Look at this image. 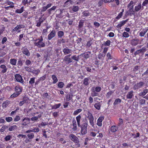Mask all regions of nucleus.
<instances>
[{
	"mask_svg": "<svg viewBox=\"0 0 148 148\" xmlns=\"http://www.w3.org/2000/svg\"><path fill=\"white\" fill-rule=\"evenodd\" d=\"M76 119L77 122L78 126L81 127L80 133L82 135H84L87 133V127L88 125V123L85 122L83 123L82 125L80 124V120L81 119V116L79 115L77 116Z\"/></svg>",
	"mask_w": 148,
	"mask_h": 148,
	"instance_id": "nucleus-1",
	"label": "nucleus"
},
{
	"mask_svg": "<svg viewBox=\"0 0 148 148\" xmlns=\"http://www.w3.org/2000/svg\"><path fill=\"white\" fill-rule=\"evenodd\" d=\"M37 40H38L37 42H35L34 43V44L36 46L40 48L44 47L45 46V43L42 42L43 39L42 36L40 37V39L38 38L36 40V41Z\"/></svg>",
	"mask_w": 148,
	"mask_h": 148,
	"instance_id": "nucleus-2",
	"label": "nucleus"
},
{
	"mask_svg": "<svg viewBox=\"0 0 148 148\" xmlns=\"http://www.w3.org/2000/svg\"><path fill=\"white\" fill-rule=\"evenodd\" d=\"M87 118L89 121L90 125L92 127H94L95 125L94 122V117L92 114L89 111H88L87 112Z\"/></svg>",
	"mask_w": 148,
	"mask_h": 148,
	"instance_id": "nucleus-3",
	"label": "nucleus"
},
{
	"mask_svg": "<svg viewBox=\"0 0 148 148\" xmlns=\"http://www.w3.org/2000/svg\"><path fill=\"white\" fill-rule=\"evenodd\" d=\"M145 83L142 81H140L135 84L133 87V89L134 90H138L144 86Z\"/></svg>",
	"mask_w": 148,
	"mask_h": 148,
	"instance_id": "nucleus-4",
	"label": "nucleus"
},
{
	"mask_svg": "<svg viewBox=\"0 0 148 148\" xmlns=\"http://www.w3.org/2000/svg\"><path fill=\"white\" fill-rule=\"evenodd\" d=\"M14 78L15 79L17 82L21 83L22 84H23L24 82V80L20 74H16L14 76Z\"/></svg>",
	"mask_w": 148,
	"mask_h": 148,
	"instance_id": "nucleus-5",
	"label": "nucleus"
},
{
	"mask_svg": "<svg viewBox=\"0 0 148 148\" xmlns=\"http://www.w3.org/2000/svg\"><path fill=\"white\" fill-rule=\"evenodd\" d=\"M147 49L145 47H143L142 48L136 50L134 53V55L136 56L137 55L140 53L143 54L147 51Z\"/></svg>",
	"mask_w": 148,
	"mask_h": 148,
	"instance_id": "nucleus-6",
	"label": "nucleus"
},
{
	"mask_svg": "<svg viewBox=\"0 0 148 148\" xmlns=\"http://www.w3.org/2000/svg\"><path fill=\"white\" fill-rule=\"evenodd\" d=\"M22 52L23 54L29 57L30 56V53L28 49L26 47H24L22 48Z\"/></svg>",
	"mask_w": 148,
	"mask_h": 148,
	"instance_id": "nucleus-7",
	"label": "nucleus"
},
{
	"mask_svg": "<svg viewBox=\"0 0 148 148\" xmlns=\"http://www.w3.org/2000/svg\"><path fill=\"white\" fill-rule=\"evenodd\" d=\"M70 139L75 143H77L79 142V139L76 136L73 134H71L69 136Z\"/></svg>",
	"mask_w": 148,
	"mask_h": 148,
	"instance_id": "nucleus-8",
	"label": "nucleus"
},
{
	"mask_svg": "<svg viewBox=\"0 0 148 148\" xmlns=\"http://www.w3.org/2000/svg\"><path fill=\"white\" fill-rule=\"evenodd\" d=\"M104 119L103 116H100L97 119V125L101 127L102 126V122Z\"/></svg>",
	"mask_w": 148,
	"mask_h": 148,
	"instance_id": "nucleus-9",
	"label": "nucleus"
},
{
	"mask_svg": "<svg viewBox=\"0 0 148 148\" xmlns=\"http://www.w3.org/2000/svg\"><path fill=\"white\" fill-rule=\"evenodd\" d=\"M56 35V32L55 30H53L49 34L48 36V40H50L54 37Z\"/></svg>",
	"mask_w": 148,
	"mask_h": 148,
	"instance_id": "nucleus-10",
	"label": "nucleus"
},
{
	"mask_svg": "<svg viewBox=\"0 0 148 148\" xmlns=\"http://www.w3.org/2000/svg\"><path fill=\"white\" fill-rule=\"evenodd\" d=\"M84 22V20H81L79 22V24L77 27L78 29L81 32L82 31V28L83 26Z\"/></svg>",
	"mask_w": 148,
	"mask_h": 148,
	"instance_id": "nucleus-11",
	"label": "nucleus"
},
{
	"mask_svg": "<svg viewBox=\"0 0 148 148\" xmlns=\"http://www.w3.org/2000/svg\"><path fill=\"white\" fill-rule=\"evenodd\" d=\"M143 7L142 6L141 3H139L135 7L134 11L135 12H138L140 10H143Z\"/></svg>",
	"mask_w": 148,
	"mask_h": 148,
	"instance_id": "nucleus-12",
	"label": "nucleus"
},
{
	"mask_svg": "<svg viewBox=\"0 0 148 148\" xmlns=\"http://www.w3.org/2000/svg\"><path fill=\"white\" fill-rule=\"evenodd\" d=\"M29 119L28 117H25L22 119V125L26 126L29 123Z\"/></svg>",
	"mask_w": 148,
	"mask_h": 148,
	"instance_id": "nucleus-13",
	"label": "nucleus"
},
{
	"mask_svg": "<svg viewBox=\"0 0 148 148\" xmlns=\"http://www.w3.org/2000/svg\"><path fill=\"white\" fill-rule=\"evenodd\" d=\"M128 20L129 19H127L125 20H123L121 21L116 26V28L119 29H120L121 27L124 25L127 22Z\"/></svg>",
	"mask_w": 148,
	"mask_h": 148,
	"instance_id": "nucleus-14",
	"label": "nucleus"
},
{
	"mask_svg": "<svg viewBox=\"0 0 148 148\" xmlns=\"http://www.w3.org/2000/svg\"><path fill=\"white\" fill-rule=\"evenodd\" d=\"M23 90L22 87L19 85L16 86L15 88V91L19 94H20Z\"/></svg>",
	"mask_w": 148,
	"mask_h": 148,
	"instance_id": "nucleus-15",
	"label": "nucleus"
},
{
	"mask_svg": "<svg viewBox=\"0 0 148 148\" xmlns=\"http://www.w3.org/2000/svg\"><path fill=\"white\" fill-rule=\"evenodd\" d=\"M45 19H43L42 18V16L39 18V20L37 21H36V26L37 27H40L41 26V24L44 21H45Z\"/></svg>",
	"mask_w": 148,
	"mask_h": 148,
	"instance_id": "nucleus-16",
	"label": "nucleus"
},
{
	"mask_svg": "<svg viewBox=\"0 0 148 148\" xmlns=\"http://www.w3.org/2000/svg\"><path fill=\"white\" fill-rule=\"evenodd\" d=\"M63 61L65 62L66 64L67 65L69 64L70 63L72 62V59L65 56L64 58Z\"/></svg>",
	"mask_w": 148,
	"mask_h": 148,
	"instance_id": "nucleus-17",
	"label": "nucleus"
},
{
	"mask_svg": "<svg viewBox=\"0 0 148 148\" xmlns=\"http://www.w3.org/2000/svg\"><path fill=\"white\" fill-rule=\"evenodd\" d=\"M148 31V29L147 28L143 29L139 33V36L141 37L144 36Z\"/></svg>",
	"mask_w": 148,
	"mask_h": 148,
	"instance_id": "nucleus-18",
	"label": "nucleus"
},
{
	"mask_svg": "<svg viewBox=\"0 0 148 148\" xmlns=\"http://www.w3.org/2000/svg\"><path fill=\"white\" fill-rule=\"evenodd\" d=\"M139 40L137 38H134L132 39L131 42V44L132 46H136L138 43Z\"/></svg>",
	"mask_w": 148,
	"mask_h": 148,
	"instance_id": "nucleus-19",
	"label": "nucleus"
},
{
	"mask_svg": "<svg viewBox=\"0 0 148 148\" xmlns=\"http://www.w3.org/2000/svg\"><path fill=\"white\" fill-rule=\"evenodd\" d=\"M118 127L116 125H112L111 126L110 130L112 132L114 133L118 130Z\"/></svg>",
	"mask_w": 148,
	"mask_h": 148,
	"instance_id": "nucleus-20",
	"label": "nucleus"
},
{
	"mask_svg": "<svg viewBox=\"0 0 148 148\" xmlns=\"http://www.w3.org/2000/svg\"><path fill=\"white\" fill-rule=\"evenodd\" d=\"M57 7L56 6H53L52 7H51L50 9L48 10H47V12L48 14L50 15L51 14L52 12L54 11L56 9V8Z\"/></svg>",
	"mask_w": 148,
	"mask_h": 148,
	"instance_id": "nucleus-21",
	"label": "nucleus"
},
{
	"mask_svg": "<svg viewBox=\"0 0 148 148\" xmlns=\"http://www.w3.org/2000/svg\"><path fill=\"white\" fill-rule=\"evenodd\" d=\"M35 77H33L30 78L29 81V84L30 85V87H34V84L35 83Z\"/></svg>",
	"mask_w": 148,
	"mask_h": 148,
	"instance_id": "nucleus-22",
	"label": "nucleus"
},
{
	"mask_svg": "<svg viewBox=\"0 0 148 148\" xmlns=\"http://www.w3.org/2000/svg\"><path fill=\"white\" fill-rule=\"evenodd\" d=\"M10 103V101L9 100H6L4 101L2 104V107L3 108H5Z\"/></svg>",
	"mask_w": 148,
	"mask_h": 148,
	"instance_id": "nucleus-23",
	"label": "nucleus"
},
{
	"mask_svg": "<svg viewBox=\"0 0 148 148\" xmlns=\"http://www.w3.org/2000/svg\"><path fill=\"white\" fill-rule=\"evenodd\" d=\"M0 68L2 69L1 71V72L3 73H6L7 70V69L5 65L4 64H2L0 66Z\"/></svg>",
	"mask_w": 148,
	"mask_h": 148,
	"instance_id": "nucleus-24",
	"label": "nucleus"
},
{
	"mask_svg": "<svg viewBox=\"0 0 148 148\" xmlns=\"http://www.w3.org/2000/svg\"><path fill=\"white\" fill-rule=\"evenodd\" d=\"M134 92L132 90L129 92L127 94L126 97L127 99H131L133 96Z\"/></svg>",
	"mask_w": 148,
	"mask_h": 148,
	"instance_id": "nucleus-25",
	"label": "nucleus"
},
{
	"mask_svg": "<svg viewBox=\"0 0 148 148\" xmlns=\"http://www.w3.org/2000/svg\"><path fill=\"white\" fill-rule=\"evenodd\" d=\"M90 16V13L88 10H85L82 13L83 17H88Z\"/></svg>",
	"mask_w": 148,
	"mask_h": 148,
	"instance_id": "nucleus-26",
	"label": "nucleus"
},
{
	"mask_svg": "<svg viewBox=\"0 0 148 148\" xmlns=\"http://www.w3.org/2000/svg\"><path fill=\"white\" fill-rule=\"evenodd\" d=\"M129 11L130 12V14L131 16L132 15H134L135 14V11L133 10L134 5H132L131 7L129 8Z\"/></svg>",
	"mask_w": 148,
	"mask_h": 148,
	"instance_id": "nucleus-27",
	"label": "nucleus"
},
{
	"mask_svg": "<svg viewBox=\"0 0 148 148\" xmlns=\"http://www.w3.org/2000/svg\"><path fill=\"white\" fill-rule=\"evenodd\" d=\"M94 105V107L97 110H100L101 109V104L100 102H97Z\"/></svg>",
	"mask_w": 148,
	"mask_h": 148,
	"instance_id": "nucleus-28",
	"label": "nucleus"
},
{
	"mask_svg": "<svg viewBox=\"0 0 148 148\" xmlns=\"http://www.w3.org/2000/svg\"><path fill=\"white\" fill-rule=\"evenodd\" d=\"M83 84L85 86H88L89 82V78L88 77L85 78L83 81Z\"/></svg>",
	"mask_w": 148,
	"mask_h": 148,
	"instance_id": "nucleus-29",
	"label": "nucleus"
},
{
	"mask_svg": "<svg viewBox=\"0 0 148 148\" xmlns=\"http://www.w3.org/2000/svg\"><path fill=\"white\" fill-rule=\"evenodd\" d=\"M24 10V7H22L20 9H17L15 10V12L17 14H21L22 13Z\"/></svg>",
	"mask_w": 148,
	"mask_h": 148,
	"instance_id": "nucleus-30",
	"label": "nucleus"
},
{
	"mask_svg": "<svg viewBox=\"0 0 148 148\" xmlns=\"http://www.w3.org/2000/svg\"><path fill=\"white\" fill-rule=\"evenodd\" d=\"M73 127L72 128V130L73 131H76L77 130V123L75 120L73 121Z\"/></svg>",
	"mask_w": 148,
	"mask_h": 148,
	"instance_id": "nucleus-31",
	"label": "nucleus"
},
{
	"mask_svg": "<svg viewBox=\"0 0 148 148\" xmlns=\"http://www.w3.org/2000/svg\"><path fill=\"white\" fill-rule=\"evenodd\" d=\"M65 55H66L70 53L71 52V50L68 48H65L63 51Z\"/></svg>",
	"mask_w": 148,
	"mask_h": 148,
	"instance_id": "nucleus-32",
	"label": "nucleus"
},
{
	"mask_svg": "<svg viewBox=\"0 0 148 148\" xmlns=\"http://www.w3.org/2000/svg\"><path fill=\"white\" fill-rule=\"evenodd\" d=\"M42 116V115L41 114H39L37 116H34L32 117L31 119V120L32 121H36L38 119L40 118Z\"/></svg>",
	"mask_w": 148,
	"mask_h": 148,
	"instance_id": "nucleus-33",
	"label": "nucleus"
},
{
	"mask_svg": "<svg viewBox=\"0 0 148 148\" xmlns=\"http://www.w3.org/2000/svg\"><path fill=\"white\" fill-rule=\"evenodd\" d=\"M23 60H22L21 58H19L18 60L17 63L18 66H20V67H21L23 64Z\"/></svg>",
	"mask_w": 148,
	"mask_h": 148,
	"instance_id": "nucleus-34",
	"label": "nucleus"
},
{
	"mask_svg": "<svg viewBox=\"0 0 148 148\" xmlns=\"http://www.w3.org/2000/svg\"><path fill=\"white\" fill-rule=\"evenodd\" d=\"M61 105V104L59 103L58 104H55L51 107L52 109H56L59 108Z\"/></svg>",
	"mask_w": 148,
	"mask_h": 148,
	"instance_id": "nucleus-35",
	"label": "nucleus"
},
{
	"mask_svg": "<svg viewBox=\"0 0 148 148\" xmlns=\"http://www.w3.org/2000/svg\"><path fill=\"white\" fill-rule=\"evenodd\" d=\"M16 59L14 58L11 59L10 60V63L12 65H16Z\"/></svg>",
	"mask_w": 148,
	"mask_h": 148,
	"instance_id": "nucleus-36",
	"label": "nucleus"
},
{
	"mask_svg": "<svg viewBox=\"0 0 148 148\" xmlns=\"http://www.w3.org/2000/svg\"><path fill=\"white\" fill-rule=\"evenodd\" d=\"M51 77L53 80V84H56L58 82V79L55 75H52L51 76Z\"/></svg>",
	"mask_w": 148,
	"mask_h": 148,
	"instance_id": "nucleus-37",
	"label": "nucleus"
},
{
	"mask_svg": "<svg viewBox=\"0 0 148 148\" xmlns=\"http://www.w3.org/2000/svg\"><path fill=\"white\" fill-rule=\"evenodd\" d=\"M57 34L58 38H61L64 36V33L63 31H60L58 32Z\"/></svg>",
	"mask_w": 148,
	"mask_h": 148,
	"instance_id": "nucleus-38",
	"label": "nucleus"
},
{
	"mask_svg": "<svg viewBox=\"0 0 148 148\" xmlns=\"http://www.w3.org/2000/svg\"><path fill=\"white\" fill-rule=\"evenodd\" d=\"M114 92V91L110 90L107 92L106 95V97L107 98H109L112 95L113 93Z\"/></svg>",
	"mask_w": 148,
	"mask_h": 148,
	"instance_id": "nucleus-39",
	"label": "nucleus"
},
{
	"mask_svg": "<svg viewBox=\"0 0 148 148\" xmlns=\"http://www.w3.org/2000/svg\"><path fill=\"white\" fill-rule=\"evenodd\" d=\"M17 126L16 125H14L8 128V130L9 131H13L14 130L17 129Z\"/></svg>",
	"mask_w": 148,
	"mask_h": 148,
	"instance_id": "nucleus-40",
	"label": "nucleus"
},
{
	"mask_svg": "<svg viewBox=\"0 0 148 148\" xmlns=\"http://www.w3.org/2000/svg\"><path fill=\"white\" fill-rule=\"evenodd\" d=\"M9 128L8 126H6L5 125H3L0 129V131L1 132H3L5 131H6Z\"/></svg>",
	"mask_w": 148,
	"mask_h": 148,
	"instance_id": "nucleus-41",
	"label": "nucleus"
},
{
	"mask_svg": "<svg viewBox=\"0 0 148 148\" xmlns=\"http://www.w3.org/2000/svg\"><path fill=\"white\" fill-rule=\"evenodd\" d=\"M121 102V100L119 98L116 99L113 103L114 105H117L118 104L120 103Z\"/></svg>",
	"mask_w": 148,
	"mask_h": 148,
	"instance_id": "nucleus-42",
	"label": "nucleus"
},
{
	"mask_svg": "<svg viewBox=\"0 0 148 148\" xmlns=\"http://www.w3.org/2000/svg\"><path fill=\"white\" fill-rule=\"evenodd\" d=\"M5 3H7L8 5H10L9 7H10V8H13L14 7V3L12 2L8 1L6 2Z\"/></svg>",
	"mask_w": 148,
	"mask_h": 148,
	"instance_id": "nucleus-43",
	"label": "nucleus"
},
{
	"mask_svg": "<svg viewBox=\"0 0 148 148\" xmlns=\"http://www.w3.org/2000/svg\"><path fill=\"white\" fill-rule=\"evenodd\" d=\"M65 42V40L63 38L59 39L57 40V43L58 45L61 44L62 43H64Z\"/></svg>",
	"mask_w": 148,
	"mask_h": 148,
	"instance_id": "nucleus-44",
	"label": "nucleus"
},
{
	"mask_svg": "<svg viewBox=\"0 0 148 148\" xmlns=\"http://www.w3.org/2000/svg\"><path fill=\"white\" fill-rule=\"evenodd\" d=\"M82 111V110L81 108H79L75 110L73 113V114L74 115L78 114L79 113L81 112Z\"/></svg>",
	"mask_w": 148,
	"mask_h": 148,
	"instance_id": "nucleus-45",
	"label": "nucleus"
},
{
	"mask_svg": "<svg viewBox=\"0 0 148 148\" xmlns=\"http://www.w3.org/2000/svg\"><path fill=\"white\" fill-rule=\"evenodd\" d=\"M72 1L71 0H67L64 3L65 6H68L72 4Z\"/></svg>",
	"mask_w": 148,
	"mask_h": 148,
	"instance_id": "nucleus-46",
	"label": "nucleus"
},
{
	"mask_svg": "<svg viewBox=\"0 0 148 148\" xmlns=\"http://www.w3.org/2000/svg\"><path fill=\"white\" fill-rule=\"evenodd\" d=\"M79 10V7L77 6H73L72 8V10L73 12H75Z\"/></svg>",
	"mask_w": 148,
	"mask_h": 148,
	"instance_id": "nucleus-47",
	"label": "nucleus"
},
{
	"mask_svg": "<svg viewBox=\"0 0 148 148\" xmlns=\"http://www.w3.org/2000/svg\"><path fill=\"white\" fill-rule=\"evenodd\" d=\"M72 96L70 94H67L66 97V100L67 101L70 100L72 98Z\"/></svg>",
	"mask_w": 148,
	"mask_h": 148,
	"instance_id": "nucleus-48",
	"label": "nucleus"
},
{
	"mask_svg": "<svg viewBox=\"0 0 148 148\" xmlns=\"http://www.w3.org/2000/svg\"><path fill=\"white\" fill-rule=\"evenodd\" d=\"M58 87L60 88H63L64 85V83L62 82H58Z\"/></svg>",
	"mask_w": 148,
	"mask_h": 148,
	"instance_id": "nucleus-49",
	"label": "nucleus"
},
{
	"mask_svg": "<svg viewBox=\"0 0 148 148\" xmlns=\"http://www.w3.org/2000/svg\"><path fill=\"white\" fill-rule=\"evenodd\" d=\"M12 138V137L11 135H9L6 136L4 138V140L6 141H8L10 140Z\"/></svg>",
	"mask_w": 148,
	"mask_h": 148,
	"instance_id": "nucleus-50",
	"label": "nucleus"
},
{
	"mask_svg": "<svg viewBox=\"0 0 148 148\" xmlns=\"http://www.w3.org/2000/svg\"><path fill=\"white\" fill-rule=\"evenodd\" d=\"M49 95L47 92H45L42 95V98L43 99H46L47 98H48V96Z\"/></svg>",
	"mask_w": 148,
	"mask_h": 148,
	"instance_id": "nucleus-51",
	"label": "nucleus"
},
{
	"mask_svg": "<svg viewBox=\"0 0 148 148\" xmlns=\"http://www.w3.org/2000/svg\"><path fill=\"white\" fill-rule=\"evenodd\" d=\"M40 72V71L38 69L36 70H34L32 71V73L33 74H35V75H37Z\"/></svg>",
	"mask_w": 148,
	"mask_h": 148,
	"instance_id": "nucleus-52",
	"label": "nucleus"
},
{
	"mask_svg": "<svg viewBox=\"0 0 148 148\" xmlns=\"http://www.w3.org/2000/svg\"><path fill=\"white\" fill-rule=\"evenodd\" d=\"M101 89V87L99 86H97L95 88V91L96 92H100Z\"/></svg>",
	"mask_w": 148,
	"mask_h": 148,
	"instance_id": "nucleus-53",
	"label": "nucleus"
},
{
	"mask_svg": "<svg viewBox=\"0 0 148 148\" xmlns=\"http://www.w3.org/2000/svg\"><path fill=\"white\" fill-rule=\"evenodd\" d=\"M20 95L17 92H14L10 96V97L11 98H15L18 96Z\"/></svg>",
	"mask_w": 148,
	"mask_h": 148,
	"instance_id": "nucleus-54",
	"label": "nucleus"
},
{
	"mask_svg": "<svg viewBox=\"0 0 148 148\" xmlns=\"http://www.w3.org/2000/svg\"><path fill=\"white\" fill-rule=\"evenodd\" d=\"M123 36L125 38H127L129 36V35L128 33L124 32L122 34Z\"/></svg>",
	"mask_w": 148,
	"mask_h": 148,
	"instance_id": "nucleus-55",
	"label": "nucleus"
},
{
	"mask_svg": "<svg viewBox=\"0 0 148 148\" xmlns=\"http://www.w3.org/2000/svg\"><path fill=\"white\" fill-rule=\"evenodd\" d=\"M5 119L7 122H10L12 121L13 119L12 117H6L5 118Z\"/></svg>",
	"mask_w": 148,
	"mask_h": 148,
	"instance_id": "nucleus-56",
	"label": "nucleus"
},
{
	"mask_svg": "<svg viewBox=\"0 0 148 148\" xmlns=\"http://www.w3.org/2000/svg\"><path fill=\"white\" fill-rule=\"evenodd\" d=\"M29 139H32L34 138V134L33 133H30L28 134L27 135Z\"/></svg>",
	"mask_w": 148,
	"mask_h": 148,
	"instance_id": "nucleus-57",
	"label": "nucleus"
},
{
	"mask_svg": "<svg viewBox=\"0 0 148 148\" xmlns=\"http://www.w3.org/2000/svg\"><path fill=\"white\" fill-rule=\"evenodd\" d=\"M71 58L76 61H78L79 60V57L77 56L76 55H74L71 57Z\"/></svg>",
	"mask_w": 148,
	"mask_h": 148,
	"instance_id": "nucleus-58",
	"label": "nucleus"
},
{
	"mask_svg": "<svg viewBox=\"0 0 148 148\" xmlns=\"http://www.w3.org/2000/svg\"><path fill=\"white\" fill-rule=\"evenodd\" d=\"M92 43V40H90L88 41L86 44V46L88 47H89Z\"/></svg>",
	"mask_w": 148,
	"mask_h": 148,
	"instance_id": "nucleus-59",
	"label": "nucleus"
},
{
	"mask_svg": "<svg viewBox=\"0 0 148 148\" xmlns=\"http://www.w3.org/2000/svg\"><path fill=\"white\" fill-rule=\"evenodd\" d=\"M14 121L17 122L20 120V117L19 115H16L14 119Z\"/></svg>",
	"mask_w": 148,
	"mask_h": 148,
	"instance_id": "nucleus-60",
	"label": "nucleus"
},
{
	"mask_svg": "<svg viewBox=\"0 0 148 148\" xmlns=\"http://www.w3.org/2000/svg\"><path fill=\"white\" fill-rule=\"evenodd\" d=\"M25 69L27 72H32V69L30 68L28 66H25L24 67Z\"/></svg>",
	"mask_w": 148,
	"mask_h": 148,
	"instance_id": "nucleus-61",
	"label": "nucleus"
},
{
	"mask_svg": "<svg viewBox=\"0 0 148 148\" xmlns=\"http://www.w3.org/2000/svg\"><path fill=\"white\" fill-rule=\"evenodd\" d=\"M106 56L108 60H111L112 59V57L109 52L107 54Z\"/></svg>",
	"mask_w": 148,
	"mask_h": 148,
	"instance_id": "nucleus-62",
	"label": "nucleus"
},
{
	"mask_svg": "<svg viewBox=\"0 0 148 148\" xmlns=\"http://www.w3.org/2000/svg\"><path fill=\"white\" fill-rule=\"evenodd\" d=\"M59 141L62 144H64L66 143V141L65 140H64L63 138H60L59 139Z\"/></svg>",
	"mask_w": 148,
	"mask_h": 148,
	"instance_id": "nucleus-63",
	"label": "nucleus"
},
{
	"mask_svg": "<svg viewBox=\"0 0 148 148\" xmlns=\"http://www.w3.org/2000/svg\"><path fill=\"white\" fill-rule=\"evenodd\" d=\"M25 63L26 65L29 66L31 64V62L29 60L27 59L25 62Z\"/></svg>",
	"mask_w": 148,
	"mask_h": 148,
	"instance_id": "nucleus-64",
	"label": "nucleus"
}]
</instances>
